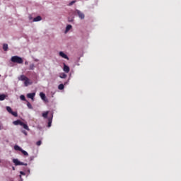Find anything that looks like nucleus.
<instances>
[{"label": "nucleus", "mask_w": 181, "mask_h": 181, "mask_svg": "<svg viewBox=\"0 0 181 181\" xmlns=\"http://www.w3.org/2000/svg\"><path fill=\"white\" fill-rule=\"evenodd\" d=\"M13 170H15V167H12Z\"/></svg>", "instance_id": "7c9ffc66"}, {"label": "nucleus", "mask_w": 181, "mask_h": 181, "mask_svg": "<svg viewBox=\"0 0 181 181\" xmlns=\"http://www.w3.org/2000/svg\"><path fill=\"white\" fill-rule=\"evenodd\" d=\"M20 179H22V175L23 176H25V175H26L25 173V172H23V171H21L20 172Z\"/></svg>", "instance_id": "bb28decb"}, {"label": "nucleus", "mask_w": 181, "mask_h": 181, "mask_svg": "<svg viewBox=\"0 0 181 181\" xmlns=\"http://www.w3.org/2000/svg\"><path fill=\"white\" fill-rule=\"evenodd\" d=\"M21 153H23V155H24V156H29V153H28L26 151L23 149H22Z\"/></svg>", "instance_id": "6ab92c4d"}, {"label": "nucleus", "mask_w": 181, "mask_h": 181, "mask_svg": "<svg viewBox=\"0 0 181 181\" xmlns=\"http://www.w3.org/2000/svg\"><path fill=\"white\" fill-rule=\"evenodd\" d=\"M6 110L8 111V112H9V114L12 112V108L9 106L6 107Z\"/></svg>", "instance_id": "b1692460"}, {"label": "nucleus", "mask_w": 181, "mask_h": 181, "mask_svg": "<svg viewBox=\"0 0 181 181\" xmlns=\"http://www.w3.org/2000/svg\"><path fill=\"white\" fill-rule=\"evenodd\" d=\"M3 49L4 50V52L8 51V44H4L3 45Z\"/></svg>", "instance_id": "f3484780"}, {"label": "nucleus", "mask_w": 181, "mask_h": 181, "mask_svg": "<svg viewBox=\"0 0 181 181\" xmlns=\"http://www.w3.org/2000/svg\"><path fill=\"white\" fill-rule=\"evenodd\" d=\"M10 114H12L13 117H18V112L12 111Z\"/></svg>", "instance_id": "a878e982"}, {"label": "nucleus", "mask_w": 181, "mask_h": 181, "mask_svg": "<svg viewBox=\"0 0 181 181\" xmlns=\"http://www.w3.org/2000/svg\"><path fill=\"white\" fill-rule=\"evenodd\" d=\"M28 77H26V76L25 75H21L19 77H18V80L20 81H25V80H27Z\"/></svg>", "instance_id": "6e6552de"}, {"label": "nucleus", "mask_w": 181, "mask_h": 181, "mask_svg": "<svg viewBox=\"0 0 181 181\" xmlns=\"http://www.w3.org/2000/svg\"><path fill=\"white\" fill-rule=\"evenodd\" d=\"M76 12L77 15L78 16V17L80 18V19H84L85 16L83 12L80 11L79 10H76Z\"/></svg>", "instance_id": "20e7f679"}, {"label": "nucleus", "mask_w": 181, "mask_h": 181, "mask_svg": "<svg viewBox=\"0 0 181 181\" xmlns=\"http://www.w3.org/2000/svg\"><path fill=\"white\" fill-rule=\"evenodd\" d=\"M21 127H23L24 129H26L27 131H30L29 126L23 122H21Z\"/></svg>", "instance_id": "1a4fd4ad"}, {"label": "nucleus", "mask_w": 181, "mask_h": 181, "mask_svg": "<svg viewBox=\"0 0 181 181\" xmlns=\"http://www.w3.org/2000/svg\"><path fill=\"white\" fill-rule=\"evenodd\" d=\"M63 70L65 73H69L70 71V67H69V66L66 65V64H64Z\"/></svg>", "instance_id": "423d86ee"}, {"label": "nucleus", "mask_w": 181, "mask_h": 181, "mask_svg": "<svg viewBox=\"0 0 181 181\" xmlns=\"http://www.w3.org/2000/svg\"><path fill=\"white\" fill-rule=\"evenodd\" d=\"M13 163L15 164L16 166H28V163H24L23 162L19 161L17 158L13 159Z\"/></svg>", "instance_id": "f03ea898"}, {"label": "nucleus", "mask_w": 181, "mask_h": 181, "mask_svg": "<svg viewBox=\"0 0 181 181\" xmlns=\"http://www.w3.org/2000/svg\"><path fill=\"white\" fill-rule=\"evenodd\" d=\"M58 88L59 90H64V85H63L62 83L59 84L58 86Z\"/></svg>", "instance_id": "aec40b11"}, {"label": "nucleus", "mask_w": 181, "mask_h": 181, "mask_svg": "<svg viewBox=\"0 0 181 181\" xmlns=\"http://www.w3.org/2000/svg\"><path fill=\"white\" fill-rule=\"evenodd\" d=\"M29 70H35V64H31L30 65Z\"/></svg>", "instance_id": "5701e85b"}, {"label": "nucleus", "mask_w": 181, "mask_h": 181, "mask_svg": "<svg viewBox=\"0 0 181 181\" xmlns=\"http://www.w3.org/2000/svg\"><path fill=\"white\" fill-rule=\"evenodd\" d=\"M20 98H21V100H22V101H26V98L23 95H21L20 96Z\"/></svg>", "instance_id": "393cba45"}, {"label": "nucleus", "mask_w": 181, "mask_h": 181, "mask_svg": "<svg viewBox=\"0 0 181 181\" xmlns=\"http://www.w3.org/2000/svg\"><path fill=\"white\" fill-rule=\"evenodd\" d=\"M35 95H36V93H28V94L27 95V97H28V98H30V99L33 100H33H34V98H35Z\"/></svg>", "instance_id": "0eeeda50"}, {"label": "nucleus", "mask_w": 181, "mask_h": 181, "mask_svg": "<svg viewBox=\"0 0 181 181\" xmlns=\"http://www.w3.org/2000/svg\"><path fill=\"white\" fill-rule=\"evenodd\" d=\"M59 77L60 78H66L67 77V75L64 73H61Z\"/></svg>", "instance_id": "dca6fc26"}, {"label": "nucleus", "mask_w": 181, "mask_h": 181, "mask_svg": "<svg viewBox=\"0 0 181 181\" xmlns=\"http://www.w3.org/2000/svg\"><path fill=\"white\" fill-rule=\"evenodd\" d=\"M11 62L12 63H17L18 64H22L23 63V59L18 56H13L11 58Z\"/></svg>", "instance_id": "f257e3e1"}, {"label": "nucleus", "mask_w": 181, "mask_h": 181, "mask_svg": "<svg viewBox=\"0 0 181 181\" xmlns=\"http://www.w3.org/2000/svg\"><path fill=\"white\" fill-rule=\"evenodd\" d=\"M14 149L15 151H19L20 152L22 151V148L19 147L18 145L14 146Z\"/></svg>", "instance_id": "2eb2a0df"}, {"label": "nucleus", "mask_w": 181, "mask_h": 181, "mask_svg": "<svg viewBox=\"0 0 181 181\" xmlns=\"http://www.w3.org/2000/svg\"><path fill=\"white\" fill-rule=\"evenodd\" d=\"M13 125H21L22 121L21 120H16L13 122Z\"/></svg>", "instance_id": "ddd939ff"}, {"label": "nucleus", "mask_w": 181, "mask_h": 181, "mask_svg": "<svg viewBox=\"0 0 181 181\" xmlns=\"http://www.w3.org/2000/svg\"><path fill=\"white\" fill-rule=\"evenodd\" d=\"M28 173H30V170H28Z\"/></svg>", "instance_id": "2f4dec72"}, {"label": "nucleus", "mask_w": 181, "mask_h": 181, "mask_svg": "<svg viewBox=\"0 0 181 181\" xmlns=\"http://www.w3.org/2000/svg\"><path fill=\"white\" fill-rule=\"evenodd\" d=\"M42 20V17L40 16H38L33 18V22H40V21Z\"/></svg>", "instance_id": "9b49d317"}, {"label": "nucleus", "mask_w": 181, "mask_h": 181, "mask_svg": "<svg viewBox=\"0 0 181 181\" xmlns=\"http://www.w3.org/2000/svg\"><path fill=\"white\" fill-rule=\"evenodd\" d=\"M36 145H37V146H40V145H42V141H37Z\"/></svg>", "instance_id": "cd10ccee"}, {"label": "nucleus", "mask_w": 181, "mask_h": 181, "mask_svg": "<svg viewBox=\"0 0 181 181\" xmlns=\"http://www.w3.org/2000/svg\"><path fill=\"white\" fill-rule=\"evenodd\" d=\"M47 115H49V112H47V111L42 113L43 118H47Z\"/></svg>", "instance_id": "4be33fe9"}, {"label": "nucleus", "mask_w": 181, "mask_h": 181, "mask_svg": "<svg viewBox=\"0 0 181 181\" xmlns=\"http://www.w3.org/2000/svg\"><path fill=\"white\" fill-rule=\"evenodd\" d=\"M25 64H28V62H25Z\"/></svg>", "instance_id": "473e14b6"}, {"label": "nucleus", "mask_w": 181, "mask_h": 181, "mask_svg": "<svg viewBox=\"0 0 181 181\" xmlns=\"http://www.w3.org/2000/svg\"><path fill=\"white\" fill-rule=\"evenodd\" d=\"M71 28H73V26H71V25H66L65 33H67V32H69V30H70V29H71Z\"/></svg>", "instance_id": "4468645a"}, {"label": "nucleus", "mask_w": 181, "mask_h": 181, "mask_svg": "<svg viewBox=\"0 0 181 181\" xmlns=\"http://www.w3.org/2000/svg\"><path fill=\"white\" fill-rule=\"evenodd\" d=\"M29 84H30V82L29 81V78H27V79L24 81V86L25 87H28Z\"/></svg>", "instance_id": "f8f14e48"}, {"label": "nucleus", "mask_w": 181, "mask_h": 181, "mask_svg": "<svg viewBox=\"0 0 181 181\" xmlns=\"http://www.w3.org/2000/svg\"><path fill=\"white\" fill-rule=\"evenodd\" d=\"M74 4H76V0H74L72 1H71L69 4V6H71V5H73Z\"/></svg>", "instance_id": "c85d7f7f"}, {"label": "nucleus", "mask_w": 181, "mask_h": 181, "mask_svg": "<svg viewBox=\"0 0 181 181\" xmlns=\"http://www.w3.org/2000/svg\"><path fill=\"white\" fill-rule=\"evenodd\" d=\"M59 56L63 59H66V60H69V57H67V54H64L63 52H59Z\"/></svg>", "instance_id": "39448f33"}, {"label": "nucleus", "mask_w": 181, "mask_h": 181, "mask_svg": "<svg viewBox=\"0 0 181 181\" xmlns=\"http://www.w3.org/2000/svg\"><path fill=\"white\" fill-rule=\"evenodd\" d=\"M40 97L41 98V99L45 101V103H47L49 100H47V98H46V95L43 93L41 92L40 93Z\"/></svg>", "instance_id": "7ed1b4c3"}, {"label": "nucleus", "mask_w": 181, "mask_h": 181, "mask_svg": "<svg viewBox=\"0 0 181 181\" xmlns=\"http://www.w3.org/2000/svg\"><path fill=\"white\" fill-rule=\"evenodd\" d=\"M0 163H1V160H0Z\"/></svg>", "instance_id": "72a5a7b5"}, {"label": "nucleus", "mask_w": 181, "mask_h": 181, "mask_svg": "<svg viewBox=\"0 0 181 181\" xmlns=\"http://www.w3.org/2000/svg\"><path fill=\"white\" fill-rule=\"evenodd\" d=\"M5 98H6V95L2 94L0 95V101H4V100H5Z\"/></svg>", "instance_id": "a211bd4d"}, {"label": "nucleus", "mask_w": 181, "mask_h": 181, "mask_svg": "<svg viewBox=\"0 0 181 181\" xmlns=\"http://www.w3.org/2000/svg\"><path fill=\"white\" fill-rule=\"evenodd\" d=\"M23 134H24V135H28V132H26V131L23 130L22 131Z\"/></svg>", "instance_id": "c756f323"}, {"label": "nucleus", "mask_w": 181, "mask_h": 181, "mask_svg": "<svg viewBox=\"0 0 181 181\" xmlns=\"http://www.w3.org/2000/svg\"><path fill=\"white\" fill-rule=\"evenodd\" d=\"M52 121H53V115H52V117L48 119V128H50L52 127Z\"/></svg>", "instance_id": "9d476101"}, {"label": "nucleus", "mask_w": 181, "mask_h": 181, "mask_svg": "<svg viewBox=\"0 0 181 181\" xmlns=\"http://www.w3.org/2000/svg\"><path fill=\"white\" fill-rule=\"evenodd\" d=\"M27 107H28L30 110H33V107L32 106V104H30L29 102L27 103Z\"/></svg>", "instance_id": "412c9836"}]
</instances>
